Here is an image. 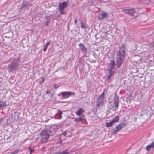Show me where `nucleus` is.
I'll return each mask as SVG.
<instances>
[{
  "label": "nucleus",
  "instance_id": "30",
  "mask_svg": "<svg viewBox=\"0 0 154 154\" xmlns=\"http://www.w3.org/2000/svg\"><path fill=\"white\" fill-rule=\"evenodd\" d=\"M62 112L60 110L59 111V114L60 119L62 118L61 115L62 114Z\"/></svg>",
  "mask_w": 154,
  "mask_h": 154
},
{
  "label": "nucleus",
  "instance_id": "32",
  "mask_svg": "<svg viewBox=\"0 0 154 154\" xmlns=\"http://www.w3.org/2000/svg\"><path fill=\"white\" fill-rule=\"evenodd\" d=\"M67 134V132L66 131H64L63 133L61 134V135H63L64 136H66Z\"/></svg>",
  "mask_w": 154,
  "mask_h": 154
},
{
  "label": "nucleus",
  "instance_id": "12",
  "mask_svg": "<svg viewBox=\"0 0 154 154\" xmlns=\"http://www.w3.org/2000/svg\"><path fill=\"white\" fill-rule=\"evenodd\" d=\"M74 92H62L61 95L64 98H68L70 96L72 95V94H74Z\"/></svg>",
  "mask_w": 154,
  "mask_h": 154
},
{
  "label": "nucleus",
  "instance_id": "34",
  "mask_svg": "<svg viewBox=\"0 0 154 154\" xmlns=\"http://www.w3.org/2000/svg\"><path fill=\"white\" fill-rule=\"evenodd\" d=\"M59 87V86H58V85H55L54 86V88L55 89H57L58 87Z\"/></svg>",
  "mask_w": 154,
  "mask_h": 154
},
{
  "label": "nucleus",
  "instance_id": "23",
  "mask_svg": "<svg viewBox=\"0 0 154 154\" xmlns=\"http://www.w3.org/2000/svg\"><path fill=\"white\" fill-rule=\"evenodd\" d=\"M113 124V122L112 121H111L109 122L106 123V126L107 127H110L112 126Z\"/></svg>",
  "mask_w": 154,
  "mask_h": 154
},
{
  "label": "nucleus",
  "instance_id": "16",
  "mask_svg": "<svg viewBox=\"0 0 154 154\" xmlns=\"http://www.w3.org/2000/svg\"><path fill=\"white\" fill-rule=\"evenodd\" d=\"M116 66V63L114 60H112L109 64V67L108 69L113 70L114 66Z\"/></svg>",
  "mask_w": 154,
  "mask_h": 154
},
{
  "label": "nucleus",
  "instance_id": "17",
  "mask_svg": "<svg viewBox=\"0 0 154 154\" xmlns=\"http://www.w3.org/2000/svg\"><path fill=\"white\" fill-rule=\"evenodd\" d=\"M154 148V141L150 144L147 145L146 148V149L148 151H149L151 148Z\"/></svg>",
  "mask_w": 154,
  "mask_h": 154
},
{
  "label": "nucleus",
  "instance_id": "11",
  "mask_svg": "<svg viewBox=\"0 0 154 154\" xmlns=\"http://www.w3.org/2000/svg\"><path fill=\"white\" fill-rule=\"evenodd\" d=\"M108 15L107 13H106L105 12H102L101 13H99L98 16V20H102L108 17Z\"/></svg>",
  "mask_w": 154,
  "mask_h": 154
},
{
  "label": "nucleus",
  "instance_id": "22",
  "mask_svg": "<svg viewBox=\"0 0 154 154\" xmlns=\"http://www.w3.org/2000/svg\"><path fill=\"white\" fill-rule=\"evenodd\" d=\"M119 119V117L118 116H116L112 121L113 123L117 122Z\"/></svg>",
  "mask_w": 154,
  "mask_h": 154
},
{
  "label": "nucleus",
  "instance_id": "7",
  "mask_svg": "<svg viewBox=\"0 0 154 154\" xmlns=\"http://www.w3.org/2000/svg\"><path fill=\"white\" fill-rule=\"evenodd\" d=\"M104 99L98 97L96 101V106L99 109H100L103 105Z\"/></svg>",
  "mask_w": 154,
  "mask_h": 154
},
{
  "label": "nucleus",
  "instance_id": "27",
  "mask_svg": "<svg viewBox=\"0 0 154 154\" xmlns=\"http://www.w3.org/2000/svg\"><path fill=\"white\" fill-rule=\"evenodd\" d=\"M80 21H81L80 24L81 25V28L84 29L85 28V25L84 24V23L81 20H80Z\"/></svg>",
  "mask_w": 154,
  "mask_h": 154
},
{
  "label": "nucleus",
  "instance_id": "3",
  "mask_svg": "<svg viewBox=\"0 0 154 154\" xmlns=\"http://www.w3.org/2000/svg\"><path fill=\"white\" fill-rule=\"evenodd\" d=\"M125 56V53H121L117 52V66L118 68H119L121 66Z\"/></svg>",
  "mask_w": 154,
  "mask_h": 154
},
{
  "label": "nucleus",
  "instance_id": "21",
  "mask_svg": "<svg viewBox=\"0 0 154 154\" xmlns=\"http://www.w3.org/2000/svg\"><path fill=\"white\" fill-rule=\"evenodd\" d=\"M69 152L68 150H66L62 151L55 153L54 154H69Z\"/></svg>",
  "mask_w": 154,
  "mask_h": 154
},
{
  "label": "nucleus",
  "instance_id": "33",
  "mask_svg": "<svg viewBox=\"0 0 154 154\" xmlns=\"http://www.w3.org/2000/svg\"><path fill=\"white\" fill-rule=\"evenodd\" d=\"M4 119H5L3 118V117H2L0 118V124L1 123V122L3 121Z\"/></svg>",
  "mask_w": 154,
  "mask_h": 154
},
{
  "label": "nucleus",
  "instance_id": "25",
  "mask_svg": "<svg viewBox=\"0 0 154 154\" xmlns=\"http://www.w3.org/2000/svg\"><path fill=\"white\" fill-rule=\"evenodd\" d=\"M50 41H49V42H47V43H46V45H45L44 48V49H43V51H45L46 50L47 47H48V45H49V44H50Z\"/></svg>",
  "mask_w": 154,
  "mask_h": 154
},
{
  "label": "nucleus",
  "instance_id": "13",
  "mask_svg": "<svg viewBox=\"0 0 154 154\" xmlns=\"http://www.w3.org/2000/svg\"><path fill=\"white\" fill-rule=\"evenodd\" d=\"M112 70H113L112 69H108V75L106 77L107 80H109L110 79L112 76L114 72L112 71Z\"/></svg>",
  "mask_w": 154,
  "mask_h": 154
},
{
  "label": "nucleus",
  "instance_id": "37",
  "mask_svg": "<svg viewBox=\"0 0 154 154\" xmlns=\"http://www.w3.org/2000/svg\"><path fill=\"white\" fill-rule=\"evenodd\" d=\"M74 22H75V24H76V22H77V20L76 19H75V21H74Z\"/></svg>",
  "mask_w": 154,
  "mask_h": 154
},
{
  "label": "nucleus",
  "instance_id": "31",
  "mask_svg": "<svg viewBox=\"0 0 154 154\" xmlns=\"http://www.w3.org/2000/svg\"><path fill=\"white\" fill-rule=\"evenodd\" d=\"M41 79H42V80H40L39 82L40 84H42L43 83L44 81V78H42Z\"/></svg>",
  "mask_w": 154,
  "mask_h": 154
},
{
  "label": "nucleus",
  "instance_id": "28",
  "mask_svg": "<svg viewBox=\"0 0 154 154\" xmlns=\"http://www.w3.org/2000/svg\"><path fill=\"white\" fill-rule=\"evenodd\" d=\"M29 149L30 150V154H31L32 152H34V150L33 148H31L30 147L29 148Z\"/></svg>",
  "mask_w": 154,
  "mask_h": 154
},
{
  "label": "nucleus",
  "instance_id": "20",
  "mask_svg": "<svg viewBox=\"0 0 154 154\" xmlns=\"http://www.w3.org/2000/svg\"><path fill=\"white\" fill-rule=\"evenodd\" d=\"M83 112V109L82 108H79L78 109L77 111L76 112L77 115L78 116H80Z\"/></svg>",
  "mask_w": 154,
  "mask_h": 154
},
{
  "label": "nucleus",
  "instance_id": "9",
  "mask_svg": "<svg viewBox=\"0 0 154 154\" xmlns=\"http://www.w3.org/2000/svg\"><path fill=\"white\" fill-rule=\"evenodd\" d=\"M113 101L115 105V109H113V110H116V108H117L119 106V97L116 95L113 98Z\"/></svg>",
  "mask_w": 154,
  "mask_h": 154
},
{
  "label": "nucleus",
  "instance_id": "2",
  "mask_svg": "<svg viewBox=\"0 0 154 154\" xmlns=\"http://www.w3.org/2000/svg\"><path fill=\"white\" fill-rule=\"evenodd\" d=\"M152 112V107L149 106L147 107L146 109L144 110L143 114L141 115L140 118L141 119H145V120H146L151 115Z\"/></svg>",
  "mask_w": 154,
  "mask_h": 154
},
{
  "label": "nucleus",
  "instance_id": "5",
  "mask_svg": "<svg viewBox=\"0 0 154 154\" xmlns=\"http://www.w3.org/2000/svg\"><path fill=\"white\" fill-rule=\"evenodd\" d=\"M68 3L66 2L60 3L59 5L58 9L60 13L61 14H64L66 12L64 11L65 8L67 6Z\"/></svg>",
  "mask_w": 154,
  "mask_h": 154
},
{
  "label": "nucleus",
  "instance_id": "24",
  "mask_svg": "<svg viewBox=\"0 0 154 154\" xmlns=\"http://www.w3.org/2000/svg\"><path fill=\"white\" fill-rule=\"evenodd\" d=\"M6 106V103L3 101H0V109L2 107H5Z\"/></svg>",
  "mask_w": 154,
  "mask_h": 154
},
{
  "label": "nucleus",
  "instance_id": "4",
  "mask_svg": "<svg viewBox=\"0 0 154 154\" xmlns=\"http://www.w3.org/2000/svg\"><path fill=\"white\" fill-rule=\"evenodd\" d=\"M51 131L48 130H43L41 133V141L45 143L46 142L50 136L49 134H51Z\"/></svg>",
  "mask_w": 154,
  "mask_h": 154
},
{
  "label": "nucleus",
  "instance_id": "26",
  "mask_svg": "<svg viewBox=\"0 0 154 154\" xmlns=\"http://www.w3.org/2000/svg\"><path fill=\"white\" fill-rule=\"evenodd\" d=\"M82 120V118L81 117L76 118L75 120V121L76 122H81Z\"/></svg>",
  "mask_w": 154,
  "mask_h": 154
},
{
  "label": "nucleus",
  "instance_id": "38",
  "mask_svg": "<svg viewBox=\"0 0 154 154\" xmlns=\"http://www.w3.org/2000/svg\"><path fill=\"white\" fill-rule=\"evenodd\" d=\"M153 46H154V41H153Z\"/></svg>",
  "mask_w": 154,
  "mask_h": 154
},
{
  "label": "nucleus",
  "instance_id": "18",
  "mask_svg": "<svg viewBox=\"0 0 154 154\" xmlns=\"http://www.w3.org/2000/svg\"><path fill=\"white\" fill-rule=\"evenodd\" d=\"M45 18L46 19V22L45 23V25L46 26H48L50 23L51 18L49 17H46Z\"/></svg>",
  "mask_w": 154,
  "mask_h": 154
},
{
  "label": "nucleus",
  "instance_id": "39",
  "mask_svg": "<svg viewBox=\"0 0 154 154\" xmlns=\"http://www.w3.org/2000/svg\"><path fill=\"white\" fill-rule=\"evenodd\" d=\"M113 107H113V106H112V108H113Z\"/></svg>",
  "mask_w": 154,
  "mask_h": 154
},
{
  "label": "nucleus",
  "instance_id": "10",
  "mask_svg": "<svg viewBox=\"0 0 154 154\" xmlns=\"http://www.w3.org/2000/svg\"><path fill=\"white\" fill-rule=\"evenodd\" d=\"M79 48L81 50L82 53L85 54L87 53V48L83 44L80 43L78 45Z\"/></svg>",
  "mask_w": 154,
  "mask_h": 154
},
{
  "label": "nucleus",
  "instance_id": "29",
  "mask_svg": "<svg viewBox=\"0 0 154 154\" xmlns=\"http://www.w3.org/2000/svg\"><path fill=\"white\" fill-rule=\"evenodd\" d=\"M105 94L104 92H103L100 95H99L98 97H99L100 98H102L104 99V95Z\"/></svg>",
  "mask_w": 154,
  "mask_h": 154
},
{
  "label": "nucleus",
  "instance_id": "1",
  "mask_svg": "<svg viewBox=\"0 0 154 154\" xmlns=\"http://www.w3.org/2000/svg\"><path fill=\"white\" fill-rule=\"evenodd\" d=\"M20 60L19 57H16L12 59L11 63L8 65L7 68L9 72L17 70L19 68V62Z\"/></svg>",
  "mask_w": 154,
  "mask_h": 154
},
{
  "label": "nucleus",
  "instance_id": "6",
  "mask_svg": "<svg viewBox=\"0 0 154 154\" xmlns=\"http://www.w3.org/2000/svg\"><path fill=\"white\" fill-rule=\"evenodd\" d=\"M21 5V6L19 10V12L21 11L22 9L25 10V8L32 5V4L29 2L28 1L25 0L23 1Z\"/></svg>",
  "mask_w": 154,
  "mask_h": 154
},
{
  "label": "nucleus",
  "instance_id": "35",
  "mask_svg": "<svg viewBox=\"0 0 154 154\" xmlns=\"http://www.w3.org/2000/svg\"><path fill=\"white\" fill-rule=\"evenodd\" d=\"M50 93V91L49 90H47L46 91V94H48Z\"/></svg>",
  "mask_w": 154,
  "mask_h": 154
},
{
  "label": "nucleus",
  "instance_id": "15",
  "mask_svg": "<svg viewBox=\"0 0 154 154\" xmlns=\"http://www.w3.org/2000/svg\"><path fill=\"white\" fill-rule=\"evenodd\" d=\"M127 124V121L125 120H124L119 125L120 127V128L122 129Z\"/></svg>",
  "mask_w": 154,
  "mask_h": 154
},
{
  "label": "nucleus",
  "instance_id": "36",
  "mask_svg": "<svg viewBox=\"0 0 154 154\" xmlns=\"http://www.w3.org/2000/svg\"><path fill=\"white\" fill-rule=\"evenodd\" d=\"M17 151H14L11 153V154H17Z\"/></svg>",
  "mask_w": 154,
  "mask_h": 154
},
{
  "label": "nucleus",
  "instance_id": "8",
  "mask_svg": "<svg viewBox=\"0 0 154 154\" xmlns=\"http://www.w3.org/2000/svg\"><path fill=\"white\" fill-rule=\"evenodd\" d=\"M123 11L131 16H133L135 13V9L132 8L129 9H124L123 10Z\"/></svg>",
  "mask_w": 154,
  "mask_h": 154
},
{
  "label": "nucleus",
  "instance_id": "19",
  "mask_svg": "<svg viewBox=\"0 0 154 154\" xmlns=\"http://www.w3.org/2000/svg\"><path fill=\"white\" fill-rule=\"evenodd\" d=\"M121 129L120 128V127L119 125H118L113 129V131H114V134H116L117 132L119 131Z\"/></svg>",
  "mask_w": 154,
  "mask_h": 154
},
{
  "label": "nucleus",
  "instance_id": "14",
  "mask_svg": "<svg viewBox=\"0 0 154 154\" xmlns=\"http://www.w3.org/2000/svg\"><path fill=\"white\" fill-rule=\"evenodd\" d=\"M126 46L125 44H122L121 47H119V49L118 52L125 53Z\"/></svg>",
  "mask_w": 154,
  "mask_h": 154
}]
</instances>
